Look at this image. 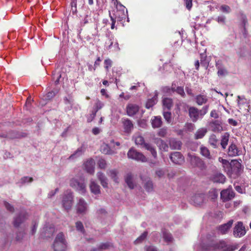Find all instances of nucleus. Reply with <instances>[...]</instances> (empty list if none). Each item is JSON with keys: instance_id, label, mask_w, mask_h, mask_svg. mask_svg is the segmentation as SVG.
<instances>
[{"instance_id": "nucleus-59", "label": "nucleus", "mask_w": 251, "mask_h": 251, "mask_svg": "<svg viewBox=\"0 0 251 251\" xmlns=\"http://www.w3.org/2000/svg\"><path fill=\"white\" fill-rule=\"evenodd\" d=\"M55 95V92L53 91L48 92L46 96V99L50 100L52 99Z\"/></svg>"}, {"instance_id": "nucleus-48", "label": "nucleus", "mask_w": 251, "mask_h": 251, "mask_svg": "<svg viewBox=\"0 0 251 251\" xmlns=\"http://www.w3.org/2000/svg\"><path fill=\"white\" fill-rule=\"evenodd\" d=\"M163 117L165 119L166 121L168 123L170 124L172 121V114L170 112L164 111Z\"/></svg>"}, {"instance_id": "nucleus-41", "label": "nucleus", "mask_w": 251, "mask_h": 251, "mask_svg": "<svg viewBox=\"0 0 251 251\" xmlns=\"http://www.w3.org/2000/svg\"><path fill=\"white\" fill-rule=\"evenodd\" d=\"M207 132V130L205 128L199 129L195 133V138L196 139L202 138Z\"/></svg>"}, {"instance_id": "nucleus-22", "label": "nucleus", "mask_w": 251, "mask_h": 251, "mask_svg": "<svg viewBox=\"0 0 251 251\" xmlns=\"http://www.w3.org/2000/svg\"><path fill=\"white\" fill-rule=\"evenodd\" d=\"M124 131L127 133H129L133 129V124L131 121L127 119L123 121Z\"/></svg>"}, {"instance_id": "nucleus-58", "label": "nucleus", "mask_w": 251, "mask_h": 251, "mask_svg": "<svg viewBox=\"0 0 251 251\" xmlns=\"http://www.w3.org/2000/svg\"><path fill=\"white\" fill-rule=\"evenodd\" d=\"M61 77V75L58 73L57 74H53V79L55 80V84H58L59 81V79Z\"/></svg>"}, {"instance_id": "nucleus-51", "label": "nucleus", "mask_w": 251, "mask_h": 251, "mask_svg": "<svg viewBox=\"0 0 251 251\" xmlns=\"http://www.w3.org/2000/svg\"><path fill=\"white\" fill-rule=\"evenodd\" d=\"M105 68L107 71H108L109 68L112 66V61L110 59H106L104 62Z\"/></svg>"}, {"instance_id": "nucleus-23", "label": "nucleus", "mask_w": 251, "mask_h": 251, "mask_svg": "<svg viewBox=\"0 0 251 251\" xmlns=\"http://www.w3.org/2000/svg\"><path fill=\"white\" fill-rule=\"evenodd\" d=\"M89 187L91 193L93 194L97 195L100 193V187L95 181L91 180Z\"/></svg>"}, {"instance_id": "nucleus-63", "label": "nucleus", "mask_w": 251, "mask_h": 251, "mask_svg": "<svg viewBox=\"0 0 251 251\" xmlns=\"http://www.w3.org/2000/svg\"><path fill=\"white\" fill-rule=\"evenodd\" d=\"M145 250L146 251H157V248L153 246H146Z\"/></svg>"}, {"instance_id": "nucleus-28", "label": "nucleus", "mask_w": 251, "mask_h": 251, "mask_svg": "<svg viewBox=\"0 0 251 251\" xmlns=\"http://www.w3.org/2000/svg\"><path fill=\"white\" fill-rule=\"evenodd\" d=\"M196 102L198 105H201L207 102L208 98L205 95L200 94L196 96L195 98Z\"/></svg>"}, {"instance_id": "nucleus-64", "label": "nucleus", "mask_w": 251, "mask_h": 251, "mask_svg": "<svg viewBox=\"0 0 251 251\" xmlns=\"http://www.w3.org/2000/svg\"><path fill=\"white\" fill-rule=\"evenodd\" d=\"M210 116L215 119H217L219 117V115L216 110H213L210 112Z\"/></svg>"}, {"instance_id": "nucleus-24", "label": "nucleus", "mask_w": 251, "mask_h": 251, "mask_svg": "<svg viewBox=\"0 0 251 251\" xmlns=\"http://www.w3.org/2000/svg\"><path fill=\"white\" fill-rule=\"evenodd\" d=\"M125 181L128 186V187L132 189L135 186V183L134 181L133 176L131 173H128L125 176Z\"/></svg>"}, {"instance_id": "nucleus-15", "label": "nucleus", "mask_w": 251, "mask_h": 251, "mask_svg": "<svg viewBox=\"0 0 251 251\" xmlns=\"http://www.w3.org/2000/svg\"><path fill=\"white\" fill-rule=\"evenodd\" d=\"M54 232V228L51 225H46L41 230L43 237H50Z\"/></svg>"}, {"instance_id": "nucleus-29", "label": "nucleus", "mask_w": 251, "mask_h": 251, "mask_svg": "<svg viewBox=\"0 0 251 251\" xmlns=\"http://www.w3.org/2000/svg\"><path fill=\"white\" fill-rule=\"evenodd\" d=\"M204 199V196L202 194L195 195L193 197V201L195 205H199L201 204Z\"/></svg>"}, {"instance_id": "nucleus-13", "label": "nucleus", "mask_w": 251, "mask_h": 251, "mask_svg": "<svg viewBox=\"0 0 251 251\" xmlns=\"http://www.w3.org/2000/svg\"><path fill=\"white\" fill-rule=\"evenodd\" d=\"M241 171V164L236 160L232 161V165L230 169L231 174H229V175H231L233 174H234L236 175H239Z\"/></svg>"}, {"instance_id": "nucleus-56", "label": "nucleus", "mask_w": 251, "mask_h": 251, "mask_svg": "<svg viewBox=\"0 0 251 251\" xmlns=\"http://www.w3.org/2000/svg\"><path fill=\"white\" fill-rule=\"evenodd\" d=\"M231 165H232V163H230L228 162V165L226 164V165L225 164V165H223V167L224 168L225 171L227 172V174L228 175H229V174H231L230 169H231Z\"/></svg>"}, {"instance_id": "nucleus-47", "label": "nucleus", "mask_w": 251, "mask_h": 251, "mask_svg": "<svg viewBox=\"0 0 251 251\" xmlns=\"http://www.w3.org/2000/svg\"><path fill=\"white\" fill-rule=\"evenodd\" d=\"M148 232L147 231H145L134 241V243L135 244H138L141 243L146 238Z\"/></svg>"}, {"instance_id": "nucleus-9", "label": "nucleus", "mask_w": 251, "mask_h": 251, "mask_svg": "<svg viewBox=\"0 0 251 251\" xmlns=\"http://www.w3.org/2000/svg\"><path fill=\"white\" fill-rule=\"evenodd\" d=\"M128 158L135 160L138 161L145 162L147 161L146 157L140 152L133 148H131L127 152Z\"/></svg>"}, {"instance_id": "nucleus-11", "label": "nucleus", "mask_w": 251, "mask_h": 251, "mask_svg": "<svg viewBox=\"0 0 251 251\" xmlns=\"http://www.w3.org/2000/svg\"><path fill=\"white\" fill-rule=\"evenodd\" d=\"M87 210V203L82 198L78 200L76 204L77 213L81 214H85Z\"/></svg>"}, {"instance_id": "nucleus-52", "label": "nucleus", "mask_w": 251, "mask_h": 251, "mask_svg": "<svg viewBox=\"0 0 251 251\" xmlns=\"http://www.w3.org/2000/svg\"><path fill=\"white\" fill-rule=\"evenodd\" d=\"M76 0H72L71 2V6H72V11L73 14H75L76 13L77 9H76Z\"/></svg>"}, {"instance_id": "nucleus-32", "label": "nucleus", "mask_w": 251, "mask_h": 251, "mask_svg": "<svg viewBox=\"0 0 251 251\" xmlns=\"http://www.w3.org/2000/svg\"><path fill=\"white\" fill-rule=\"evenodd\" d=\"M84 151V149L82 147L78 148L76 151L72 154L70 157L69 159L71 160H74L79 157L82 155Z\"/></svg>"}, {"instance_id": "nucleus-60", "label": "nucleus", "mask_w": 251, "mask_h": 251, "mask_svg": "<svg viewBox=\"0 0 251 251\" xmlns=\"http://www.w3.org/2000/svg\"><path fill=\"white\" fill-rule=\"evenodd\" d=\"M4 204L7 210H9L10 212L14 211V208L13 206H12L10 203L7 202L6 201H4Z\"/></svg>"}, {"instance_id": "nucleus-40", "label": "nucleus", "mask_w": 251, "mask_h": 251, "mask_svg": "<svg viewBox=\"0 0 251 251\" xmlns=\"http://www.w3.org/2000/svg\"><path fill=\"white\" fill-rule=\"evenodd\" d=\"M191 163L193 165L196 166H201L203 164L201 160L196 156L191 157Z\"/></svg>"}, {"instance_id": "nucleus-46", "label": "nucleus", "mask_w": 251, "mask_h": 251, "mask_svg": "<svg viewBox=\"0 0 251 251\" xmlns=\"http://www.w3.org/2000/svg\"><path fill=\"white\" fill-rule=\"evenodd\" d=\"M118 172L116 170H112L109 171V176L111 177L112 179H113L114 181L116 182H118V178L117 177Z\"/></svg>"}, {"instance_id": "nucleus-43", "label": "nucleus", "mask_w": 251, "mask_h": 251, "mask_svg": "<svg viewBox=\"0 0 251 251\" xmlns=\"http://www.w3.org/2000/svg\"><path fill=\"white\" fill-rule=\"evenodd\" d=\"M201 153L202 155L206 157L207 158L210 159L211 155L209 150L205 147L201 146Z\"/></svg>"}, {"instance_id": "nucleus-30", "label": "nucleus", "mask_w": 251, "mask_h": 251, "mask_svg": "<svg viewBox=\"0 0 251 251\" xmlns=\"http://www.w3.org/2000/svg\"><path fill=\"white\" fill-rule=\"evenodd\" d=\"M156 143L160 150L164 151H168L169 147L167 143L161 139H156Z\"/></svg>"}, {"instance_id": "nucleus-19", "label": "nucleus", "mask_w": 251, "mask_h": 251, "mask_svg": "<svg viewBox=\"0 0 251 251\" xmlns=\"http://www.w3.org/2000/svg\"><path fill=\"white\" fill-rule=\"evenodd\" d=\"M226 179L225 176L220 173H216L211 176V180L216 183H224Z\"/></svg>"}, {"instance_id": "nucleus-55", "label": "nucleus", "mask_w": 251, "mask_h": 251, "mask_svg": "<svg viewBox=\"0 0 251 251\" xmlns=\"http://www.w3.org/2000/svg\"><path fill=\"white\" fill-rule=\"evenodd\" d=\"M98 164L99 167L101 169H104L106 166V161L103 159H100L99 160Z\"/></svg>"}, {"instance_id": "nucleus-44", "label": "nucleus", "mask_w": 251, "mask_h": 251, "mask_svg": "<svg viewBox=\"0 0 251 251\" xmlns=\"http://www.w3.org/2000/svg\"><path fill=\"white\" fill-rule=\"evenodd\" d=\"M172 89L173 91L176 92L177 94H179L182 97H184L185 93L183 88L181 86H178L176 88V86L172 85Z\"/></svg>"}, {"instance_id": "nucleus-31", "label": "nucleus", "mask_w": 251, "mask_h": 251, "mask_svg": "<svg viewBox=\"0 0 251 251\" xmlns=\"http://www.w3.org/2000/svg\"><path fill=\"white\" fill-rule=\"evenodd\" d=\"M104 106V103L100 101L99 100H96V102L95 104V107L94 109V110L92 111V119H94L96 115L97 112L98 111V110L101 109Z\"/></svg>"}, {"instance_id": "nucleus-42", "label": "nucleus", "mask_w": 251, "mask_h": 251, "mask_svg": "<svg viewBox=\"0 0 251 251\" xmlns=\"http://www.w3.org/2000/svg\"><path fill=\"white\" fill-rule=\"evenodd\" d=\"M144 188L148 192H151L153 189V184L150 179H149L145 182Z\"/></svg>"}, {"instance_id": "nucleus-2", "label": "nucleus", "mask_w": 251, "mask_h": 251, "mask_svg": "<svg viewBox=\"0 0 251 251\" xmlns=\"http://www.w3.org/2000/svg\"><path fill=\"white\" fill-rule=\"evenodd\" d=\"M208 105L204 106L201 110L195 107H190L189 109V115L193 122H196L199 119H201L207 112Z\"/></svg>"}, {"instance_id": "nucleus-8", "label": "nucleus", "mask_w": 251, "mask_h": 251, "mask_svg": "<svg viewBox=\"0 0 251 251\" xmlns=\"http://www.w3.org/2000/svg\"><path fill=\"white\" fill-rule=\"evenodd\" d=\"M246 230L241 221L238 222L233 228V235L235 238H241L246 234Z\"/></svg>"}, {"instance_id": "nucleus-62", "label": "nucleus", "mask_w": 251, "mask_h": 251, "mask_svg": "<svg viewBox=\"0 0 251 251\" xmlns=\"http://www.w3.org/2000/svg\"><path fill=\"white\" fill-rule=\"evenodd\" d=\"M226 18L224 16H219L217 19V21L219 24H225Z\"/></svg>"}, {"instance_id": "nucleus-12", "label": "nucleus", "mask_w": 251, "mask_h": 251, "mask_svg": "<svg viewBox=\"0 0 251 251\" xmlns=\"http://www.w3.org/2000/svg\"><path fill=\"white\" fill-rule=\"evenodd\" d=\"M170 158L176 164L180 165L184 162V158L179 152H174L170 154Z\"/></svg>"}, {"instance_id": "nucleus-37", "label": "nucleus", "mask_w": 251, "mask_h": 251, "mask_svg": "<svg viewBox=\"0 0 251 251\" xmlns=\"http://www.w3.org/2000/svg\"><path fill=\"white\" fill-rule=\"evenodd\" d=\"M100 151L102 153L105 154H111L114 153V151L110 149V147L105 144H103L101 146Z\"/></svg>"}, {"instance_id": "nucleus-17", "label": "nucleus", "mask_w": 251, "mask_h": 251, "mask_svg": "<svg viewBox=\"0 0 251 251\" xmlns=\"http://www.w3.org/2000/svg\"><path fill=\"white\" fill-rule=\"evenodd\" d=\"M209 126L211 130L215 132H220L223 130L222 123L219 120H215L210 123Z\"/></svg>"}, {"instance_id": "nucleus-54", "label": "nucleus", "mask_w": 251, "mask_h": 251, "mask_svg": "<svg viewBox=\"0 0 251 251\" xmlns=\"http://www.w3.org/2000/svg\"><path fill=\"white\" fill-rule=\"evenodd\" d=\"M25 234V233L23 231H18L16 237V240L17 241H21L23 239Z\"/></svg>"}, {"instance_id": "nucleus-18", "label": "nucleus", "mask_w": 251, "mask_h": 251, "mask_svg": "<svg viewBox=\"0 0 251 251\" xmlns=\"http://www.w3.org/2000/svg\"><path fill=\"white\" fill-rule=\"evenodd\" d=\"M95 162L93 159H89L84 164L85 170L87 172L93 174L94 173Z\"/></svg>"}, {"instance_id": "nucleus-10", "label": "nucleus", "mask_w": 251, "mask_h": 251, "mask_svg": "<svg viewBox=\"0 0 251 251\" xmlns=\"http://www.w3.org/2000/svg\"><path fill=\"white\" fill-rule=\"evenodd\" d=\"M235 196V193L231 187L223 190L221 192V198L224 201H226L232 199Z\"/></svg>"}, {"instance_id": "nucleus-25", "label": "nucleus", "mask_w": 251, "mask_h": 251, "mask_svg": "<svg viewBox=\"0 0 251 251\" xmlns=\"http://www.w3.org/2000/svg\"><path fill=\"white\" fill-rule=\"evenodd\" d=\"M169 144L171 149L180 150L182 143L179 140L175 138H172L169 140Z\"/></svg>"}, {"instance_id": "nucleus-21", "label": "nucleus", "mask_w": 251, "mask_h": 251, "mask_svg": "<svg viewBox=\"0 0 251 251\" xmlns=\"http://www.w3.org/2000/svg\"><path fill=\"white\" fill-rule=\"evenodd\" d=\"M139 106L134 104H129L126 107L127 114L129 116L134 115L139 111Z\"/></svg>"}, {"instance_id": "nucleus-4", "label": "nucleus", "mask_w": 251, "mask_h": 251, "mask_svg": "<svg viewBox=\"0 0 251 251\" xmlns=\"http://www.w3.org/2000/svg\"><path fill=\"white\" fill-rule=\"evenodd\" d=\"M70 186L78 191L80 194L84 195L86 192V184L84 178H72L70 180Z\"/></svg>"}, {"instance_id": "nucleus-49", "label": "nucleus", "mask_w": 251, "mask_h": 251, "mask_svg": "<svg viewBox=\"0 0 251 251\" xmlns=\"http://www.w3.org/2000/svg\"><path fill=\"white\" fill-rule=\"evenodd\" d=\"M75 227H76V229L77 231H78L79 232H80L83 234L84 233V232H85L83 224L81 222H80V221L76 222L75 223Z\"/></svg>"}, {"instance_id": "nucleus-27", "label": "nucleus", "mask_w": 251, "mask_h": 251, "mask_svg": "<svg viewBox=\"0 0 251 251\" xmlns=\"http://www.w3.org/2000/svg\"><path fill=\"white\" fill-rule=\"evenodd\" d=\"M238 150L235 144L232 143L228 147V154L229 156L239 155Z\"/></svg>"}, {"instance_id": "nucleus-16", "label": "nucleus", "mask_w": 251, "mask_h": 251, "mask_svg": "<svg viewBox=\"0 0 251 251\" xmlns=\"http://www.w3.org/2000/svg\"><path fill=\"white\" fill-rule=\"evenodd\" d=\"M27 214L22 212L18 216L14 218L13 224L15 227H18L26 219Z\"/></svg>"}, {"instance_id": "nucleus-7", "label": "nucleus", "mask_w": 251, "mask_h": 251, "mask_svg": "<svg viewBox=\"0 0 251 251\" xmlns=\"http://www.w3.org/2000/svg\"><path fill=\"white\" fill-rule=\"evenodd\" d=\"M73 201V193L71 190H67L64 194L62 199V205L66 210H70L72 206Z\"/></svg>"}, {"instance_id": "nucleus-3", "label": "nucleus", "mask_w": 251, "mask_h": 251, "mask_svg": "<svg viewBox=\"0 0 251 251\" xmlns=\"http://www.w3.org/2000/svg\"><path fill=\"white\" fill-rule=\"evenodd\" d=\"M118 9L116 13L115 14V16H112L110 12L109 11V17H110L111 21H112L111 26L112 29L114 28L116 19H117V20L119 21H122L123 19L126 18L127 15V11L126 9V7L123 5L120 4L118 6Z\"/></svg>"}, {"instance_id": "nucleus-33", "label": "nucleus", "mask_w": 251, "mask_h": 251, "mask_svg": "<svg viewBox=\"0 0 251 251\" xmlns=\"http://www.w3.org/2000/svg\"><path fill=\"white\" fill-rule=\"evenodd\" d=\"M157 92H155V95L153 98L149 99L146 103V107L149 109L155 104L157 101Z\"/></svg>"}, {"instance_id": "nucleus-36", "label": "nucleus", "mask_w": 251, "mask_h": 251, "mask_svg": "<svg viewBox=\"0 0 251 251\" xmlns=\"http://www.w3.org/2000/svg\"><path fill=\"white\" fill-rule=\"evenodd\" d=\"M200 58L201 65L205 68H207L209 65V60L207 57L205 52L201 53Z\"/></svg>"}, {"instance_id": "nucleus-14", "label": "nucleus", "mask_w": 251, "mask_h": 251, "mask_svg": "<svg viewBox=\"0 0 251 251\" xmlns=\"http://www.w3.org/2000/svg\"><path fill=\"white\" fill-rule=\"evenodd\" d=\"M233 221L229 220L227 223L221 225L217 227L218 231L221 234H226L232 226Z\"/></svg>"}, {"instance_id": "nucleus-53", "label": "nucleus", "mask_w": 251, "mask_h": 251, "mask_svg": "<svg viewBox=\"0 0 251 251\" xmlns=\"http://www.w3.org/2000/svg\"><path fill=\"white\" fill-rule=\"evenodd\" d=\"M33 181V178L28 176H25L21 178V182L22 184H25L27 182H31Z\"/></svg>"}, {"instance_id": "nucleus-50", "label": "nucleus", "mask_w": 251, "mask_h": 251, "mask_svg": "<svg viewBox=\"0 0 251 251\" xmlns=\"http://www.w3.org/2000/svg\"><path fill=\"white\" fill-rule=\"evenodd\" d=\"M220 10L222 12L226 13H229L231 11V9L230 7L227 5H222L220 7Z\"/></svg>"}, {"instance_id": "nucleus-34", "label": "nucleus", "mask_w": 251, "mask_h": 251, "mask_svg": "<svg viewBox=\"0 0 251 251\" xmlns=\"http://www.w3.org/2000/svg\"><path fill=\"white\" fill-rule=\"evenodd\" d=\"M98 179L100 181V183L104 188L108 187L107 179L105 176L101 172H99L97 174Z\"/></svg>"}, {"instance_id": "nucleus-6", "label": "nucleus", "mask_w": 251, "mask_h": 251, "mask_svg": "<svg viewBox=\"0 0 251 251\" xmlns=\"http://www.w3.org/2000/svg\"><path fill=\"white\" fill-rule=\"evenodd\" d=\"M135 142L136 144L141 145L146 150L149 151L152 156L155 158L157 156V152L154 148L150 144L145 143L144 138L141 135H137L135 137Z\"/></svg>"}, {"instance_id": "nucleus-57", "label": "nucleus", "mask_w": 251, "mask_h": 251, "mask_svg": "<svg viewBox=\"0 0 251 251\" xmlns=\"http://www.w3.org/2000/svg\"><path fill=\"white\" fill-rule=\"evenodd\" d=\"M167 134V129L165 128H162L160 129L158 132V135L161 137H165Z\"/></svg>"}, {"instance_id": "nucleus-26", "label": "nucleus", "mask_w": 251, "mask_h": 251, "mask_svg": "<svg viewBox=\"0 0 251 251\" xmlns=\"http://www.w3.org/2000/svg\"><path fill=\"white\" fill-rule=\"evenodd\" d=\"M151 125L153 128L160 127L162 124V119L160 116H154L151 118Z\"/></svg>"}, {"instance_id": "nucleus-20", "label": "nucleus", "mask_w": 251, "mask_h": 251, "mask_svg": "<svg viewBox=\"0 0 251 251\" xmlns=\"http://www.w3.org/2000/svg\"><path fill=\"white\" fill-rule=\"evenodd\" d=\"M216 67L218 70V75L219 76H225L228 74L227 71L223 66L221 60H218L216 62Z\"/></svg>"}, {"instance_id": "nucleus-5", "label": "nucleus", "mask_w": 251, "mask_h": 251, "mask_svg": "<svg viewBox=\"0 0 251 251\" xmlns=\"http://www.w3.org/2000/svg\"><path fill=\"white\" fill-rule=\"evenodd\" d=\"M66 247L64 235L60 232L57 235L54 242V251H65Z\"/></svg>"}, {"instance_id": "nucleus-1", "label": "nucleus", "mask_w": 251, "mask_h": 251, "mask_svg": "<svg viewBox=\"0 0 251 251\" xmlns=\"http://www.w3.org/2000/svg\"><path fill=\"white\" fill-rule=\"evenodd\" d=\"M201 248L204 251H233L235 250L233 246L228 244L225 240L216 242L214 239H211L207 243H203Z\"/></svg>"}, {"instance_id": "nucleus-39", "label": "nucleus", "mask_w": 251, "mask_h": 251, "mask_svg": "<svg viewBox=\"0 0 251 251\" xmlns=\"http://www.w3.org/2000/svg\"><path fill=\"white\" fill-rule=\"evenodd\" d=\"M163 105L164 107L170 109L173 106V101L170 98H165L163 99Z\"/></svg>"}, {"instance_id": "nucleus-38", "label": "nucleus", "mask_w": 251, "mask_h": 251, "mask_svg": "<svg viewBox=\"0 0 251 251\" xmlns=\"http://www.w3.org/2000/svg\"><path fill=\"white\" fill-rule=\"evenodd\" d=\"M209 144L214 148H216L218 146V140L217 139L216 136L214 134H212L209 139Z\"/></svg>"}, {"instance_id": "nucleus-45", "label": "nucleus", "mask_w": 251, "mask_h": 251, "mask_svg": "<svg viewBox=\"0 0 251 251\" xmlns=\"http://www.w3.org/2000/svg\"><path fill=\"white\" fill-rule=\"evenodd\" d=\"M163 238L165 242L167 243H171L173 240V238L170 233L167 231L163 232Z\"/></svg>"}, {"instance_id": "nucleus-61", "label": "nucleus", "mask_w": 251, "mask_h": 251, "mask_svg": "<svg viewBox=\"0 0 251 251\" xmlns=\"http://www.w3.org/2000/svg\"><path fill=\"white\" fill-rule=\"evenodd\" d=\"M185 6L189 10L191 9L192 6V0H184Z\"/></svg>"}, {"instance_id": "nucleus-35", "label": "nucleus", "mask_w": 251, "mask_h": 251, "mask_svg": "<svg viewBox=\"0 0 251 251\" xmlns=\"http://www.w3.org/2000/svg\"><path fill=\"white\" fill-rule=\"evenodd\" d=\"M229 134L227 132L225 133L222 136V139L221 141V145L222 146L223 149H225L228 144L229 140Z\"/></svg>"}]
</instances>
